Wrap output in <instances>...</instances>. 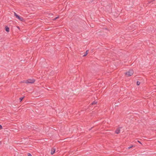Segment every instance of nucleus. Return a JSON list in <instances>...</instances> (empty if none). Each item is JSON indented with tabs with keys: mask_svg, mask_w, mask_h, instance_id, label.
Wrapping results in <instances>:
<instances>
[{
	"mask_svg": "<svg viewBox=\"0 0 156 156\" xmlns=\"http://www.w3.org/2000/svg\"><path fill=\"white\" fill-rule=\"evenodd\" d=\"M133 146H134L133 145H132L131 146L128 147V149H130L132 147H133Z\"/></svg>",
	"mask_w": 156,
	"mask_h": 156,
	"instance_id": "9b49d317",
	"label": "nucleus"
},
{
	"mask_svg": "<svg viewBox=\"0 0 156 156\" xmlns=\"http://www.w3.org/2000/svg\"><path fill=\"white\" fill-rule=\"evenodd\" d=\"M5 31L7 32H8L9 31V27H8L7 26H6L5 27Z\"/></svg>",
	"mask_w": 156,
	"mask_h": 156,
	"instance_id": "423d86ee",
	"label": "nucleus"
},
{
	"mask_svg": "<svg viewBox=\"0 0 156 156\" xmlns=\"http://www.w3.org/2000/svg\"><path fill=\"white\" fill-rule=\"evenodd\" d=\"M97 103V101H94L91 104L92 105H95V104H96Z\"/></svg>",
	"mask_w": 156,
	"mask_h": 156,
	"instance_id": "6e6552de",
	"label": "nucleus"
},
{
	"mask_svg": "<svg viewBox=\"0 0 156 156\" xmlns=\"http://www.w3.org/2000/svg\"><path fill=\"white\" fill-rule=\"evenodd\" d=\"M28 156H32L31 154L30 153H28Z\"/></svg>",
	"mask_w": 156,
	"mask_h": 156,
	"instance_id": "f8f14e48",
	"label": "nucleus"
},
{
	"mask_svg": "<svg viewBox=\"0 0 156 156\" xmlns=\"http://www.w3.org/2000/svg\"><path fill=\"white\" fill-rule=\"evenodd\" d=\"M133 73V71L132 69H130L128 72L125 73V74L128 76H132Z\"/></svg>",
	"mask_w": 156,
	"mask_h": 156,
	"instance_id": "f257e3e1",
	"label": "nucleus"
},
{
	"mask_svg": "<svg viewBox=\"0 0 156 156\" xmlns=\"http://www.w3.org/2000/svg\"><path fill=\"white\" fill-rule=\"evenodd\" d=\"M88 50H87V51H86V53H85V54H84L83 55V57H85V56H86L87 55V53H88L87 52H88Z\"/></svg>",
	"mask_w": 156,
	"mask_h": 156,
	"instance_id": "0eeeda50",
	"label": "nucleus"
},
{
	"mask_svg": "<svg viewBox=\"0 0 156 156\" xmlns=\"http://www.w3.org/2000/svg\"><path fill=\"white\" fill-rule=\"evenodd\" d=\"M2 128V126L1 125H0V129Z\"/></svg>",
	"mask_w": 156,
	"mask_h": 156,
	"instance_id": "4468645a",
	"label": "nucleus"
},
{
	"mask_svg": "<svg viewBox=\"0 0 156 156\" xmlns=\"http://www.w3.org/2000/svg\"><path fill=\"white\" fill-rule=\"evenodd\" d=\"M58 18V17H57L55 18V20H56Z\"/></svg>",
	"mask_w": 156,
	"mask_h": 156,
	"instance_id": "dca6fc26",
	"label": "nucleus"
},
{
	"mask_svg": "<svg viewBox=\"0 0 156 156\" xmlns=\"http://www.w3.org/2000/svg\"><path fill=\"white\" fill-rule=\"evenodd\" d=\"M55 148H53V149H52L51 150V154H54L55 152Z\"/></svg>",
	"mask_w": 156,
	"mask_h": 156,
	"instance_id": "39448f33",
	"label": "nucleus"
},
{
	"mask_svg": "<svg viewBox=\"0 0 156 156\" xmlns=\"http://www.w3.org/2000/svg\"><path fill=\"white\" fill-rule=\"evenodd\" d=\"M137 142H138V143H140V144H142L141 143V142H140V141H139V140H137Z\"/></svg>",
	"mask_w": 156,
	"mask_h": 156,
	"instance_id": "2eb2a0df",
	"label": "nucleus"
},
{
	"mask_svg": "<svg viewBox=\"0 0 156 156\" xmlns=\"http://www.w3.org/2000/svg\"><path fill=\"white\" fill-rule=\"evenodd\" d=\"M35 81V80L34 79H28L25 81L24 83H34Z\"/></svg>",
	"mask_w": 156,
	"mask_h": 156,
	"instance_id": "f03ea898",
	"label": "nucleus"
},
{
	"mask_svg": "<svg viewBox=\"0 0 156 156\" xmlns=\"http://www.w3.org/2000/svg\"><path fill=\"white\" fill-rule=\"evenodd\" d=\"M14 16L16 17V18L20 20L21 21H23V18L20 16L19 15H17L15 12H14Z\"/></svg>",
	"mask_w": 156,
	"mask_h": 156,
	"instance_id": "7ed1b4c3",
	"label": "nucleus"
},
{
	"mask_svg": "<svg viewBox=\"0 0 156 156\" xmlns=\"http://www.w3.org/2000/svg\"><path fill=\"white\" fill-rule=\"evenodd\" d=\"M140 84V82L139 81H137V83H136L137 85H139Z\"/></svg>",
	"mask_w": 156,
	"mask_h": 156,
	"instance_id": "9d476101",
	"label": "nucleus"
},
{
	"mask_svg": "<svg viewBox=\"0 0 156 156\" xmlns=\"http://www.w3.org/2000/svg\"><path fill=\"white\" fill-rule=\"evenodd\" d=\"M24 97H23L20 98H19L20 102H21L22 101V100H23V99Z\"/></svg>",
	"mask_w": 156,
	"mask_h": 156,
	"instance_id": "1a4fd4ad",
	"label": "nucleus"
},
{
	"mask_svg": "<svg viewBox=\"0 0 156 156\" xmlns=\"http://www.w3.org/2000/svg\"><path fill=\"white\" fill-rule=\"evenodd\" d=\"M122 127H119L117 128L115 131V133L117 134H118L120 133V129L122 128Z\"/></svg>",
	"mask_w": 156,
	"mask_h": 156,
	"instance_id": "20e7f679",
	"label": "nucleus"
},
{
	"mask_svg": "<svg viewBox=\"0 0 156 156\" xmlns=\"http://www.w3.org/2000/svg\"><path fill=\"white\" fill-rule=\"evenodd\" d=\"M153 0H152L151 1L149 2V3H153Z\"/></svg>",
	"mask_w": 156,
	"mask_h": 156,
	"instance_id": "ddd939ff",
	"label": "nucleus"
},
{
	"mask_svg": "<svg viewBox=\"0 0 156 156\" xmlns=\"http://www.w3.org/2000/svg\"><path fill=\"white\" fill-rule=\"evenodd\" d=\"M155 0H153V1H155Z\"/></svg>",
	"mask_w": 156,
	"mask_h": 156,
	"instance_id": "f3484780",
	"label": "nucleus"
}]
</instances>
